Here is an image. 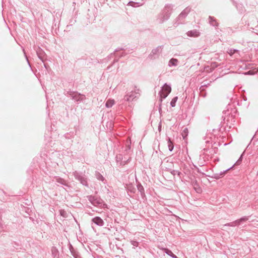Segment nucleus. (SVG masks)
I'll return each mask as SVG.
<instances>
[{
  "label": "nucleus",
  "mask_w": 258,
  "mask_h": 258,
  "mask_svg": "<svg viewBox=\"0 0 258 258\" xmlns=\"http://www.w3.org/2000/svg\"><path fill=\"white\" fill-rule=\"evenodd\" d=\"M177 62V60L176 59L172 58L170 62L172 63V65H176Z\"/></svg>",
  "instance_id": "6e6552de"
},
{
  "label": "nucleus",
  "mask_w": 258,
  "mask_h": 258,
  "mask_svg": "<svg viewBox=\"0 0 258 258\" xmlns=\"http://www.w3.org/2000/svg\"><path fill=\"white\" fill-rule=\"evenodd\" d=\"M171 91V87L165 84L162 87L160 91V95L161 98H166Z\"/></svg>",
  "instance_id": "f257e3e1"
},
{
  "label": "nucleus",
  "mask_w": 258,
  "mask_h": 258,
  "mask_svg": "<svg viewBox=\"0 0 258 258\" xmlns=\"http://www.w3.org/2000/svg\"><path fill=\"white\" fill-rule=\"evenodd\" d=\"M114 101L113 100H108L106 103L107 107H111L114 104Z\"/></svg>",
  "instance_id": "20e7f679"
},
{
  "label": "nucleus",
  "mask_w": 258,
  "mask_h": 258,
  "mask_svg": "<svg viewBox=\"0 0 258 258\" xmlns=\"http://www.w3.org/2000/svg\"><path fill=\"white\" fill-rule=\"evenodd\" d=\"M257 71L258 70L257 69H254L253 71H249L246 74H248V75H252V74H254V73H256L257 72Z\"/></svg>",
  "instance_id": "0eeeda50"
},
{
  "label": "nucleus",
  "mask_w": 258,
  "mask_h": 258,
  "mask_svg": "<svg viewBox=\"0 0 258 258\" xmlns=\"http://www.w3.org/2000/svg\"><path fill=\"white\" fill-rule=\"evenodd\" d=\"M194 188L197 192H201L202 191V189L200 187L197 188L195 186Z\"/></svg>",
  "instance_id": "1a4fd4ad"
},
{
  "label": "nucleus",
  "mask_w": 258,
  "mask_h": 258,
  "mask_svg": "<svg viewBox=\"0 0 258 258\" xmlns=\"http://www.w3.org/2000/svg\"><path fill=\"white\" fill-rule=\"evenodd\" d=\"M168 148L170 151H172L173 149V145L172 143L170 141V140H169Z\"/></svg>",
  "instance_id": "423d86ee"
},
{
  "label": "nucleus",
  "mask_w": 258,
  "mask_h": 258,
  "mask_svg": "<svg viewBox=\"0 0 258 258\" xmlns=\"http://www.w3.org/2000/svg\"><path fill=\"white\" fill-rule=\"evenodd\" d=\"M169 252L171 253V255L172 257H175V258H176V255H174V254H173V253L171 251H170Z\"/></svg>",
  "instance_id": "9d476101"
},
{
  "label": "nucleus",
  "mask_w": 258,
  "mask_h": 258,
  "mask_svg": "<svg viewBox=\"0 0 258 258\" xmlns=\"http://www.w3.org/2000/svg\"><path fill=\"white\" fill-rule=\"evenodd\" d=\"M177 97H174L171 101V105L172 107H174L175 106V102H176L177 101Z\"/></svg>",
  "instance_id": "39448f33"
},
{
  "label": "nucleus",
  "mask_w": 258,
  "mask_h": 258,
  "mask_svg": "<svg viewBox=\"0 0 258 258\" xmlns=\"http://www.w3.org/2000/svg\"><path fill=\"white\" fill-rule=\"evenodd\" d=\"M188 128H185L182 133H181V135H182V136L183 137V138L184 139L188 135Z\"/></svg>",
  "instance_id": "7ed1b4c3"
},
{
  "label": "nucleus",
  "mask_w": 258,
  "mask_h": 258,
  "mask_svg": "<svg viewBox=\"0 0 258 258\" xmlns=\"http://www.w3.org/2000/svg\"><path fill=\"white\" fill-rule=\"evenodd\" d=\"M167 254H170V252H167Z\"/></svg>",
  "instance_id": "9b49d317"
},
{
  "label": "nucleus",
  "mask_w": 258,
  "mask_h": 258,
  "mask_svg": "<svg viewBox=\"0 0 258 258\" xmlns=\"http://www.w3.org/2000/svg\"><path fill=\"white\" fill-rule=\"evenodd\" d=\"M92 221L99 226H102L104 222L101 218L99 217H95L92 219Z\"/></svg>",
  "instance_id": "f03ea898"
},
{
  "label": "nucleus",
  "mask_w": 258,
  "mask_h": 258,
  "mask_svg": "<svg viewBox=\"0 0 258 258\" xmlns=\"http://www.w3.org/2000/svg\"><path fill=\"white\" fill-rule=\"evenodd\" d=\"M167 254H170V252H167Z\"/></svg>",
  "instance_id": "ddd939ff"
},
{
  "label": "nucleus",
  "mask_w": 258,
  "mask_h": 258,
  "mask_svg": "<svg viewBox=\"0 0 258 258\" xmlns=\"http://www.w3.org/2000/svg\"><path fill=\"white\" fill-rule=\"evenodd\" d=\"M167 254H170V252H167Z\"/></svg>",
  "instance_id": "f8f14e48"
}]
</instances>
